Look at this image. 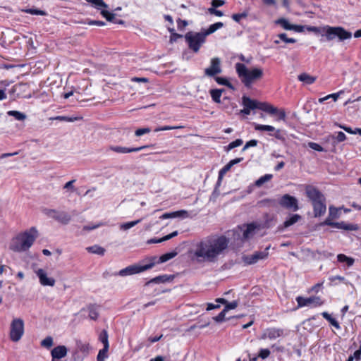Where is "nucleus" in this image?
I'll return each instance as SVG.
<instances>
[{"label":"nucleus","mask_w":361,"mask_h":361,"mask_svg":"<svg viewBox=\"0 0 361 361\" xmlns=\"http://www.w3.org/2000/svg\"><path fill=\"white\" fill-rule=\"evenodd\" d=\"M333 135L335 138L336 144H338V142H343L346 140V135H345L344 133L341 131L336 133Z\"/></svg>","instance_id":"49530a36"},{"label":"nucleus","mask_w":361,"mask_h":361,"mask_svg":"<svg viewBox=\"0 0 361 361\" xmlns=\"http://www.w3.org/2000/svg\"><path fill=\"white\" fill-rule=\"evenodd\" d=\"M256 228L257 226L254 223L247 224L246 229L243 231L242 240H245L253 237L255 233Z\"/></svg>","instance_id":"4be33fe9"},{"label":"nucleus","mask_w":361,"mask_h":361,"mask_svg":"<svg viewBox=\"0 0 361 361\" xmlns=\"http://www.w3.org/2000/svg\"><path fill=\"white\" fill-rule=\"evenodd\" d=\"M257 101L255 99H251L250 97L247 96H243L242 97V103L243 106H246L250 110H254L257 109Z\"/></svg>","instance_id":"b1692460"},{"label":"nucleus","mask_w":361,"mask_h":361,"mask_svg":"<svg viewBox=\"0 0 361 361\" xmlns=\"http://www.w3.org/2000/svg\"><path fill=\"white\" fill-rule=\"evenodd\" d=\"M208 12L210 14L215 15V16H219V17H221L224 15L222 11L217 10V9H216V8H214V7L209 8Z\"/></svg>","instance_id":"69168bd1"},{"label":"nucleus","mask_w":361,"mask_h":361,"mask_svg":"<svg viewBox=\"0 0 361 361\" xmlns=\"http://www.w3.org/2000/svg\"><path fill=\"white\" fill-rule=\"evenodd\" d=\"M235 71L241 82L247 88H250L254 82L260 80L264 75L262 68H253L250 70L241 63L235 64Z\"/></svg>","instance_id":"7ed1b4c3"},{"label":"nucleus","mask_w":361,"mask_h":361,"mask_svg":"<svg viewBox=\"0 0 361 361\" xmlns=\"http://www.w3.org/2000/svg\"><path fill=\"white\" fill-rule=\"evenodd\" d=\"M109 347L104 346L103 349L100 350L99 351V353L97 355V357L105 359L107 357V352Z\"/></svg>","instance_id":"680f3d73"},{"label":"nucleus","mask_w":361,"mask_h":361,"mask_svg":"<svg viewBox=\"0 0 361 361\" xmlns=\"http://www.w3.org/2000/svg\"><path fill=\"white\" fill-rule=\"evenodd\" d=\"M77 349L81 353L87 355L90 350V346L87 343H83L81 341L76 342Z\"/></svg>","instance_id":"c85d7f7f"},{"label":"nucleus","mask_w":361,"mask_h":361,"mask_svg":"<svg viewBox=\"0 0 361 361\" xmlns=\"http://www.w3.org/2000/svg\"><path fill=\"white\" fill-rule=\"evenodd\" d=\"M247 16V13H234L232 16V18L235 22H240L242 18H246Z\"/></svg>","instance_id":"13d9d810"},{"label":"nucleus","mask_w":361,"mask_h":361,"mask_svg":"<svg viewBox=\"0 0 361 361\" xmlns=\"http://www.w3.org/2000/svg\"><path fill=\"white\" fill-rule=\"evenodd\" d=\"M298 80L301 82L310 85L314 82L316 78L304 73L298 75Z\"/></svg>","instance_id":"c756f323"},{"label":"nucleus","mask_w":361,"mask_h":361,"mask_svg":"<svg viewBox=\"0 0 361 361\" xmlns=\"http://www.w3.org/2000/svg\"><path fill=\"white\" fill-rule=\"evenodd\" d=\"M146 147H147V146H142V147H131V148L120 147V146H111V147H110V149L115 152H117V153L125 154V153L138 152V151H140L142 149L146 148Z\"/></svg>","instance_id":"2eb2a0df"},{"label":"nucleus","mask_w":361,"mask_h":361,"mask_svg":"<svg viewBox=\"0 0 361 361\" xmlns=\"http://www.w3.org/2000/svg\"><path fill=\"white\" fill-rule=\"evenodd\" d=\"M231 164H229L228 163L224 166L220 171H219V178H221L231 169Z\"/></svg>","instance_id":"4d7b16f0"},{"label":"nucleus","mask_w":361,"mask_h":361,"mask_svg":"<svg viewBox=\"0 0 361 361\" xmlns=\"http://www.w3.org/2000/svg\"><path fill=\"white\" fill-rule=\"evenodd\" d=\"M38 235L37 229L35 227H31L13 237L9 248L16 252H26L32 246Z\"/></svg>","instance_id":"f03ea898"},{"label":"nucleus","mask_w":361,"mask_h":361,"mask_svg":"<svg viewBox=\"0 0 361 361\" xmlns=\"http://www.w3.org/2000/svg\"><path fill=\"white\" fill-rule=\"evenodd\" d=\"M87 250L90 252H92L94 254H97L99 255H103L105 252V250L103 247L98 246V245L88 247L87 248Z\"/></svg>","instance_id":"c9c22d12"},{"label":"nucleus","mask_w":361,"mask_h":361,"mask_svg":"<svg viewBox=\"0 0 361 361\" xmlns=\"http://www.w3.org/2000/svg\"><path fill=\"white\" fill-rule=\"evenodd\" d=\"M76 180L73 179L68 182H67L63 187L64 190H66L67 192L71 193L73 192H75L77 190V188L74 186V183H75Z\"/></svg>","instance_id":"79ce46f5"},{"label":"nucleus","mask_w":361,"mask_h":361,"mask_svg":"<svg viewBox=\"0 0 361 361\" xmlns=\"http://www.w3.org/2000/svg\"><path fill=\"white\" fill-rule=\"evenodd\" d=\"M257 109L274 115L278 112L277 108L267 102H257Z\"/></svg>","instance_id":"a211bd4d"},{"label":"nucleus","mask_w":361,"mask_h":361,"mask_svg":"<svg viewBox=\"0 0 361 361\" xmlns=\"http://www.w3.org/2000/svg\"><path fill=\"white\" fill-rule=\"evenodd\" d=\"M279 203L281 207L293 212L299 209L298 200L288 194L283 195Z\"/></svg>","instance_id":"1a4fd4ad"},{"label":"nucleus","mask_w":361,"mask_h":361,"mask_svg":"<svg viewBox=\"0 0 361 361\" xmlns=\"http://www.w3.org/2000/svg\"><path fill=\"white\" fill-rule=\"evenodd\" d=\"M324 141H325L326 143L330 145L332 147V148H334V149L336 148V146L337 144L336 142V140H335V138H334L333 134L327 135L324 138Z\"/></svg>","instance_id":"de8ad7c7"},{"label":"nucleus","mask_w":361,"mask_h":361,"mask_svg":"<svg viewBox=\"0 0 361 361\" xmlns=\"http://www.w3.org/2000/svg\"><path fill=\"white\" fill-rule=\"evenodd\" d=\"M342 93H343V91L341 90L337 93H334V94H329L324 97H322V98H320L319 99V102L320 103H322L324 102L325 100H327L329 98H332L334 101H336L339 97L340 94H341Z\"/></svg>","instance_id":"a18cd8bd"},{"label":"nucleus","mask_w":361,"mask_h":361,"mask_svg":"<svg viewBox=\"0 0 361 361\" xmlns=\"http://www.w3.org/2000/svg\"><path fill=\"white\" fill-rule=\"evenodd\" d=\"M94 5L97 9H102V8H107L108 5L103 0H86Z\"/></svg>","instance_id":"ea45409f"},{"label":"nucleus","mask_w":361,"mask_h":361,"mask_svg":"<svg viewBox=\"0 0 361 361\" xmlns=\"http://www.w3.org/2000/svg\"><path fill=\"white\" fill-rule=\"evenodd\" d=\"M283 334V330L279 329H269L262 336V338L276 339Z\"/></svg>","instance_id":"f3484780"},{"label":"nucleus","mask_w":361,"mask_h":361,"mask_svg":"<svg viewBox=\"0 0 361 361\" xmlns=\"http://www.w3.org/2000/svg\"><path fill=\"white\" fill-rule=\"evenodd\" d=\"M221 104L222 105V109L228 114H231L233 111V110L237 107L236 104L231 102L230 99L228 97H224Z\"/></svg>","instance_id":"6ab92c4d"},{"label":"nucleus","mask_w":361,"mask_h":361,"mask_svg":"<svg viewBox=\"0 0 361 361\" xmlns=\"http://www.w3.org/2000/svg\"><path fill=\"white\" fill-rule=\"evenodd\" d=\"M155 259H156V257H154L153 259H152V261H154ZM154 264H155L154 262H152L145 265H138V264L130 265V266L127 267L125 269L120 270L118 272V275H120L121 276H128V275L138 274V273H140L142 271H146V270H148V269L152 268L154 267Z\"/></svg>","instance_id":"0eeeda50"},{"label":"nucleus","mask_w":361,"mask_h":361,"mask_svg":"<svg viewBox=\"0 0 361 361\" xmlns=\"http://www.w3.org/2000/svg\"><path fill=\"white\" fill-rule=\"evenodd\" d=\"M89 310V317L94 320H96L98 318V308L94 305H91L88 307Z\"/></svg>","instance_id":"f704fd0d"},{"label":"nucleus","mask_w":361,"mask_h":361,"mask_svg":"<svg viewBox=\"0 0 361 361\" xmlns=\"http://www.w3.org/2000/svg\"><path fill=\"white\" fill-rule=\"evenodd\" d=\"M305 193L307 197L312 202V204L321 200H326L324 195L318 189L313 186H307L305 189Z\"/></svg>","instance_id":"f8f14e48"},{"label":"nucleus","mask_w":361,"mask_h":361,"mask_svg":"<svg viewBox=\"0 0 361 361\" xmlns=\"http://www.w3.org/2000/svg\"><path fill=\"white\" fill-rule=\"evenodd\" d=\"M177 255V252L173 251V252H167V253H165L164 255H162L160 257H159V262H161V263H163V262H167L168 260L173 258L174 257H176Z\"/></svg>","instance_id":"4c0bfd02"},{"label":"nucleus","mask_w":361,"mask_h":361,"mask_svg":"<svg viewBox=\"0 0 361 361\" xmlns=\"http://www.w3.org/2000/svg\"><path fill=\"white\" fill-rule=\"evenodd\" d=\"M269 247H267L263 251H257L251 255L244 256L243 257V262L247 264H253L257 263L259 260L266 259L268 255V250Z\"/></svg>","instance_id":"9d476101"},{"label":"nucleus","mask_w":361,"mask_h":361,"mask_svg":"<svg viewBox=\"0 0 361 361\" xmlns=\"http://www.w3.org/2000/svg\"><path fill=\"white\" fill-rule=\"evenodd\" d=\"M150 132V129L149 128H139L135 130V134L136 136H141L145 133H148Z\"/></svg>","instance_id":"338daca9"},{"label":"nucleus","mask_w":361,"mask_h":361,"mask_svg":"<svg viewBox=\"0 0 361 361\" xmlns=\"http://www.w3.org/2000/svg\"><path fill=\"white\" fill-rule=\"evenodd\" d=\"M226 311L223 310L217 316L213 317V319L216 322H222L225 320Z\"/></svg>","instance_id":"bf43d9fd"},{"label":"nucleus","mask_w":361,"mask_h":361,"mask_svg":"<svg viewBox=\"0 0 361 361\" xmlns=\"http://www.w3.org/2000/svg\"><path fill=\"white\" fill-rule=\"evenodd\" d=\"M306 29H307V31L312 32H314V33H320L322 32H323L322 27H319L307 26Z\"/></svg>","instance_id":"774afa93"},{"label":"nucleus","mask_w":361,"mask_h":361,"mask_svg":"<svg viewBox=\"0 0 361 361\" xmlns=\"http://www.w3.org/2000/svg\"><path fill=\"white\" fill-rule=\"evenodd\" d=\"M8 114L13 116L18 121H23L26 118V115L25 114L18 111H9Z\"/></svg>","instance_id":"a19ab883"},{"label":"nucleus","mask_w":361,"mask_h":361,"mask_svg":"<svg viewBox=\"0 0 361 361\" xmlns=\"http://www.w3.org/2000/svg\"><path fill=\"white\" fill-rule=\"evenodd\" d=\"M243 144V140L241 139H236L235 141L231 142L227 146V151H229L235 147H239Z\"/></svg>","instance_id":"603ef678"},{"label":"nucleus","mask_w":361,"mask_h":361,"mask_svg":"<svg viewBox=\"0 0 361 361\" xmlns=\"http://www.w3.org/2000/svg\"><path fill=\"white\" fill-rule=\"evenodd\" d=\"M36 274L39 277V282L42 286H54L55 284V280L53 278H49L47 276L46 272L42 269H39Z\"/></svg>","instance_id":"ddd939ff"},{"label":"nucleus","mask_w":361,"mask_h":361,"mask_svg":"<svg viewBox=\"0 0 361 361\" xmlns=\"http://www.w3.org/2000/svg\"><path fill=\"white\" fill-rule=\"evenodd\" d=\"M315 300L318 301L319 297L313 296L310 298H303L302 296H298L296 298L298 307L308 306L311 304H313V300Z\"/></svg>","instance_id":"aec40b11"},{"label":"nucleus","mask_w":361,"mask_h":361,"mask_svg":"<svg viewBox=\"0 0 361 361\" xmlns=\"http://www.w3.org/2000/svg\"><path fill=\"white\" fill-rule=\"evenodd\" d=\"M228 239L224 235L209 238L197 245L194 255L204 261L214 262L228 247Z\"/></svg>","instance_id":"f257e3e1"},{"label":"nucleus","mask_w":361,"mask_h":361,"mask_svg":"<svg viewBox=\"0 0 361 361\" xmlns=\"http://www.w3.org/2000/svg\"><path fill=\"white\" fill-rule=\"evenodd\" d=\"M41 345L43 347L49 348L53 345V339L51 336H47L44 340L42 341Z\"/></svg>","instance_id":"3c124183"},{"label":"nucleus","mask_w":361,"mask_h":361,"mask_svg":"<svg viewBox=\"0 0 361 361\" xmlns=\"http://www.w3.org/2000/svg\"><path fill=\"white\" fill-rule=\"evenodd\" d=\"M108 338L109 336L107 331L106 330H103L99 335V339L103 343L104 346L109 347Z\"/></svg>","instance_id":"37998d69"},{"label":"nucleus","mask_w":361,"mask_h":361,"mask_svg":"<svg viewBox=\"0 0 361 361\" xmlns=\"http://www.w3.org/2000/svg\"><path fill=\"white\" fill-rule=\"evenodd\" d=\"M302 219L301 216L299 214H292L288 219H287L283 224V225L279 226V229L283 230V228H286L295 223L300 221Z\"/></svg>","instance_id":"412c9836"},{"label":"nucleus","mask_w":361,"mask_h":361,"mask_svg":"<svg viewBox=\"0 0 361 361\" xmlns=\"http://www.w3.org/2000/svg\"><path fill=\"white\" fill-rule=\"evenodd\" d=\"M52 358L61 359L64 357L67 354V348L64 345H59L52 349L51 352Z\"/></svg>","instance_id":"dca6fc26"},{"label":"nucleus","mask_w":361,"mask_h":361,"mask_svg":"<svg viewBox=\"0 0 361 361\" xmlns=\"http://www.w3.org/2000/svg\"><path fill=\"white\" fill-rule=\"evenodd\" d=\"M24 334V322L20 318L13 319L11 323L9 336L12 341H19Z\"/></svg>","instance_id":"423d86ee"},{"label":"nucleus","mask_w":361,"mask_h":361,"mask_svg":"<svg viewBox=\"0 0 361 361\" xmlns=\"http://www.w3.org/2000/svg\"><path fill=\"white\" fill-rule=\"evenodd\" d=\"M188 47L194 52H197L200 47L204 43L206 36L203 32H189L185 35Z\"/></svg>","instance_id":"39448f33"},{"label":"nucleus","mask_w":361,"mask_h":361,"mask_svg":"<svg viewBox=\"0 0 361 361\" xmlns=\"http://www.w3.org/2000/svg\"><path fill=\"white\" fill-rule=\"evenodd\" d=\"M269 355H270V350L267 348H264V349L260 350L258 357H261L262 359H266L267 357H268L269 356Z\"/></svg>","instance_id":"052dcab7"},{"label":"nucleus","mask_w":361,"mask_h":361,"mask_svg":"<svg viewBox=\"0 0 361 361\" xmlns=\"http://www.w3.org/2000/svg\"><path fill=\"white\" fill-rule=\"evenodd\" d=\"M142 219H137L133 221H130L127 223H124L120 226V228L122 230H128L131 228L132 227L135 226L137 224H139L141 221Z\"/></svg>","instance_id":"c03bdc74"},{"label":"nucleus","mask_w":361,"mask_h":361,"mask_svg":"<svg viewBox=\"0 0 361 361\" xmlns=\"http://www.w3.org/2000/svg\"><path fill=\"white\" fill-rule=\"evenodd\" d=\"M322 317L326 319L333 326L336 328L337 329H340V325L338 322L333 318L331 314H329L326 312H324L322 313Z\"/></svg>","instance_id":"473e14b6"},{"label":"nucleus","mask_w":361,"mask_h":361,"mask_svg":"<svg viewBox=\"0 0 361 361\" xmlns=\"http://www.w3.org/2000/svg\"><path fill=\"white\" fill-rule=\"evenodd\" d=\"M188 212L185 210H180L171 213H165L162 216H161V219H165L169 218H176V217H187Z\"/></svg>","instance_id":"393cba45"},{"label":"nucleus","mask_w":361,"mask_h":361,"mask_svg":"<svg viewBox=\"0 0 361 361\" xmlns=\"http://www.w3.org/2000/svg\"><path fill=\"white\" fill-rule=\"evenodd\" d=\"M224 90L213 89L210 90V94L213 101L216 103L221 104V97Z\"/></svg>","instance_id":"cd10ccee"},{"label":"nucleus","mask_w":361,"mask_h":361,"mask_svg":"<svg viewBox=\"0 0 361 361\" xmlns=\"http://www.w3.org/2000/svg\"><path fill=\"white\" fill-rule=\"evenodd\" d=\"M278 37L286 43H295L296 39L294 38H288L286 33H281L278 35Z\"/></svg>","instance_id":"8fccbe9b"},{"label":"nucleus","mask_w":361,"mask_h":361,"mask_svg":"<svg viewBox=\"0 0 361 361\" xmlns=\"http://www.w3.org/2000/svg\"><path fill=\"white\" fill-rule=\"evenodd\" d=\"M215 80L219 85H226V86H227V87H228L230 88H233L232 85L231 84V82L226 78H221V77H216V78H215Z\"/></svg>","instance_id":"09e8293b"},{"label":"nucleus","mask_w":361,"mask_h":361,"mask_svg":"<svg viewBox=\"0 0 361 361\" xmlns=\"http://www.w3.org/2000/svg\"><path fill=\"white\" fill-rule=\"evenodd\" d=\"M24 11L27 13H30L32 15H41V16L45 15V12L44 11L38 10V9L29 8V9L25 10Z\"/></svg>","instance_id":"5fc2aeb1"},{"label":"nucleus","mask_w":361,"mask_h":361,"mask_svg":"<svg viewBox=\"0 0 361 361\" xmlns=\"http://www.w3.org/2000/svg\"><path fill=\"white\" fill-rule=\"evenodd\" d=\"M329 216L331 217V219L337 218L338 216V209L333 206L329 207Z\"/></svg>","instance_id":"6e6d98bb"},{"label":"nucleus","mask_w":361,"mask_h":361,"mask_svg":"<svg viewBox=\"0 0 361 361\" xmlns=\"http://www.w3.org/2000/svg\"><path fill=\"white\" fill-rule=\"evenodd\" d=\"M255 130L257 131H268V132H274L275 131V128L272 126L269 125H260L254 123Z\"/></svg>","instance_id":"72a5a7b5"},{"label":"nucleus","mask_w":361,"mask_h":361,"mask_svg":"<svg viewBox=\"0 0 361 361\" xmlns=\"http://www.w3.org/2000/svg\"><path fill=\"white\" fill-rule=\"evenodd\" d=\"M308 145L311 149H312L314 150H316L318 152L324 151L323 147L320 145H319L316 142H309Z\"/></svg>","instance_id":"e2e57ef3"},{"label":"nucleus","mask_w":361,"mask_h":361,"mask_svg":"<svg viewBox=\"0 0 361 361\" xmlns=\"http://www.w3.org/2000/svg\"><path fill=\"white\" fill-rule=\"evenodd\" d=\"M223 26H224V23L221 22H218V23H214V24L211 25L209 27V28L203 33L207 37V35L214 33L218 29L221 28Z\"/></svg>","instance_id":"7c9ffc66"},{"label":"nucleus","mask_w":361,"mask_h":361,"mask_svg":"<svg viewBox=\"0 0 361 361\" xmlns=\"http://www.w3.org/2000/svg\"><path fill=\"white\" fill-rule=\"evenodd\" d=\"M276 23L280 25H281L285 30H292L293 27V25H291L286 19L285 18H279Z\"/></svg>","instance_id":"58836bf2"},{"label":"nucleus","mask_w":361,"mask_h":361,"mask_svg":"<svg viewBox=\"0 0 361 361\" xmlns=\"http://www.w3.org/2000/svg\"><path fill=\"white\" fill-rule=\"evenodd\" d=\"M173 278V276H168V275L159 276H157V277L151 279L148 282H147L146 285H148L151 283H165V282L169 281V280L172 279Z\"/></svg>","instance_id":"bb28decb"},{"label":"nucleus","mask_w":361,"mask_h":361,"mask_svg":"<svg viewBox=\"0 0 361 361\" xmlns=\"http://www.w3.org/2000/svg\"><path fill=\"white\" fill-rule=\"evenodd\" d=\"M337 259L339 262H346L348 267H351L354 264V259L349 257L344 254H339L337 256Z\"/></svg>","instance_id":"2f4dec72"},{"label":"nucleus","mask_w":361,"mask_h":361,"mask_svg":"<svg viewBox=\"0 0 361 361\" xmlns=\"http://www.w3.org/2000/svg\"><path fill=\"white\" fill-rule=\"evenodd\" d=\"M222 71L221 60L219 58H213L211 60L210 66L204 70V74L209 77H214Z\"/></svg>","instance_id":"9b49d317"},{"label":"nucleus","mask_w":361,"mask_h":361,"mask_svg":"<svg viewBox=\"0 0 361 361\" xmlns=\"http://www.w3.org/2000/svg\"><path fill=\"white\" fill-rule=\"evenodd\" d=\"M42 212L47 216L65 225L68 224L71 220V216L66 212H59L56 209L47 208L44 209Z\"/></svg>","instance_id":"6e6552de"},{"label":"nucleus","mask_w":361,"mask_h":361,"mask_svg":"<svg viewBox=\"0 0 361 361\" xmlns=\"http://www.w3.org/2000/svg\"><path fill=\"white\" fill-rule=\"evenodd\" d=\"M334 225V228L345 231H357L358 229V226L357 224H348L345 221L336 222Z\"/></svg>","instance_id":"5701e85b"},{"label":"nucleus","mask_w":361,"mask_h":361,"mask_svg":"<svg viewBox=\"0 0 361 361\" xmlns=\"http://www.w3.org/2000/svg\"><path fill=\"white\" fill-rule=\"evenodd\" d=\"M238 303L235 300L231 302H228L227 301V303H226V305H225V307L224 310L226 312H227L229 310H233L238 307Z\"/></svg>","instance_id":"864d4df0"},{"label":"nucleus","mask_w":361,"mask_h":361,"mask_svg":"<svg viewBox=\"0 0 361 361\" xmlns=\"http://www.w3.org/2000/svg\"><path fill=\"white\" fill-rule=\"evenodd\" d=\"M322 31L324 33L323 35L325 36L328 41L337 38L338 41L343 42L352 37V33L341 26L331 27L326 25L322 27Z\"/></svg>","instance_id":"20e7f679"},{"label":"nucleus","mask_w":361,"mask_h":361,"mask_svg":"<svg viewBox=\"0 0 361 361\" xmlns=\"http://www.w3.org/2000/svg\"><path fill=\"white\" fill-rule=\"evenodd\" d=\"M326 200H321L312 204L315 217L324 215L326 210Z\"/></svg>","instance_id":"4468645a"},{"label":"nucleus","mask_w":361,"mask_h":361,"mask_svg":"<svg viewBox=\"0 0 361 361\" xmlns=\"http://www.w3.org/2000/svg\"><path fill=\"white\" fill-rule=\"evenodd\" d=\"M272 177L273 176L271 174H266L260 177L258 180L255 181V185L257 187H260L266 182L269 181L272 178Z\"/></svg>","instance_id":"e433bc0d"},{"label":"nucleus","mask_w":361,"mask_h":361,"mask_svg":"<svg viewBox=\"0 0 361 361\" xmlns=\"http://www.w3.org/2000/svg\"><path fill=\"white\" fill-rule=\"evenodd\" d=\"M257 143H258V141L257 140H251L246 142V144L245 145V146L243 148V150L245 151L247 149H248L249 147H255V146H257Z\"/></svg>","instance_id":"0e129e2a"},{"label":"nucleus","mask_w":361,"mask_h":361,"mask_svg":"<svg viewBox=\"0 0 361 361\" xmlns=\"http://www.w3.org/2000/svg\"><path fill=\"white\" fill-rule=\"evenodd\" d=\"M101 14L103 17H104L109 22H114L116 24H123L124 22L122 20H117L115 18V14L109 12L106 10H102Z\"/></svg>","instance_id":"a878e982"}]
</instances>
